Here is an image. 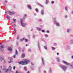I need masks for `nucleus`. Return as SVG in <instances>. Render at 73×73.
Returning <instances> with one entry per match:
<instances>
[{
	"instance_id": "obj_21",
	"label": "nucleus",
	"mask_w": 73,
	"mask_h": 73,
	"mask_svg": "<svg viewBox=\"0 0 73 73\" xmlns=\"http://www.w3.org/2000/svg\"><path fill=\"white\" fill-rule=\"evenodd\" d=\"M23 40H24V38H23L22 39H21V42L23 41Z\"/></svg>"
},
{
	"instance_id": "obj_56",
	"label": "nucleus",
	"mask_w": 73,
	"mask_h": 73,
	"mask_svg": "<svg viewBox=\"0 0 73 73\" xmlns=\"http://www.w3.org/2000/svg\"><path fill=\"white\" fill-rule=\"evenodd\" d=\"M0 73H1V71H0Z\"/></svg>"
},
{
	"instance_id": "obj_11",
	"label": "nucleus",
	"mask_w": 73,
	"mask_h": 73,
	"mask_svg": "<svg viewBox=\"0 0 73 73\" xmlns=\"http://www.w3.org/2000/svg\"><path fill=\"white\" fill-rule=\"evenodd\" d=\"M1 68L3 70H5V68H4L3 66H1Z\"/></svg>"
},
{
	"instance_id": "obj_54",
	"label": "nucleus",
	"mask_w": 73,
	"mask_h": 73,
	"mask_svg": "<svg viewBox=\"0 0 73 73\" xmlns=\"http://www.w3.org/2000/svg\"><path fill=\"white\" fill-rule=\"evenodd\" d=\"M27 73H29V71L27 72Z\"/></svg>"
},
{
	"instance_id": "obj_58",
	"label": "nucleus",
	"mask_w": 73,
	"mask_h": 73,
	"mask_svg": "<svg viewBox=\"0 0 73 73\" xmlns=\"http://www.w3.org/2000/svg\"><path fill=\"white\" fill-rule=\"evenodd\" d=\"M38 9L36 8V9Z\"/></svg>"
},
{
	"instance_id": "obj_28",
	"label": "nucleus",
	"mask_w": 73,
	"mask_h": 73,
	"mask_svg": "<svg viewBox=\"0 0 73 73\" xmlns=\"http://www.w3.org/2000/svg\"><path fill=\"white\" fill-rule=\"evenodd\" d=\"M52 50H55V49L56 48H54V47H52Z\"/></svg>"
},
{
	"instance_id": "obj_31",
	"label": "nucleus",
	"mask_w": 73,
	"mask_h": 73,
	"mask_svg": "<svg viewBox=\"0 0 73 73\" xmlns=\"http://www.w3.org/2000/svg\"><path fill=\"white\" fill-rule=\"evenodd\" d=\"M28 51L29 52H31V50L30 49H29L28 50Z\"/></svg>"
},
{
	"instance_id": "obj_39",
	"label": "nucleus",
	"mask_w": 73,
	"mask_h": 73,
	"mask_svg": "<svg viewBox=\"0 0 73 73\" xmlns=\"http://www.w3.org/2000/svg\"><path fill=\"white\" fill-rule=\"evenodd\" d=\"M8 62L9 63H11V61H9Z\"/></svg>"
},
{
	"instance_id": "obj_8",
	"label": "nucleus",
	"mask_w": 73,
	"mask_h": 73,
	"mask_svg": "<svg viewBox=\"0 0 73 73\" xmlns=\"http://www.w3.org/2000/svg\"><path fill=\"white\" fill-rule=\"evenodd\" d=\"M38 6H39V7H44V5H41V4H40V3H38Z\"/></svg>"
},
{
	"instance_id": "obj_53",
	"label": "nucleus",
	"mask_w": 73,
	"mask_h": 73,
	"mask_svg": "<svg viewBox=\"0 0 73 73\" xmlns=\"http://www.w3.org/2000/svg\"><path fill=\"white\" fill-rule=\"evenodd\" d=\"M72 58H73V56H72Z\"/></svg>"
},
{
	"instance_id": "obj_63",
	"label": "nucleus",
	"mask_w": 73,
	"mask_h": 73,
	"mask_svg": "<svg viewBox=\"0 0 73 73\" xmlns=\"http://www.w3.org/2000/svg\"><path fill=\"white\" fill-rule=\"evenodd\" d=\"M43 62L44 63V61H43Z\"/></svg>"
},
{
	"instance_id": "obj_45",
	"label": "nucleus",
	"mask_w": 73,
	"mask_h": 73,
	"mask_svg": "<svg viewBox=\"0 0 73 73\" xmlns=\"http://www.w3.org/2000/svg\"><path fill=\"white\" fill-rule=\"evenodd\" d=\"M8 69H7L6 70V71H5V72H8Z\"/></svg>"
},
{
	"instance_id": "obj_1",
	"label": "nucleus",
	"mask_w": 73,
	"mask_h": 73,
	"mask_svg": "<svg viewBox=\"0 0 73 73\" xmlns=\"http://www.w3.org/2000/svg\"><path fill=\"white\" fill-rule=\"evenodd\" d=\"M29 63V61L27 59H25L24 61H21L18 62V64L21 65H26Z\"/></svg>"
},
{
	"instance_id": "obj_38",
	"label": "nucleus",
	"mask_w": 73,
	"mask_h": 73,
	"mask_svg": "<svg viewBox=\"0 0 73 73\" xmlns=\"http://www.w3.org/2000/svg\"><path fill=\"white\" fill-rule=\"evenodd\" d=\"M50 73H51V72H52V69L51 68H50Z\"/></svg>"
},
{
	"instance_id": "obj_36",
	"label": "nucleus",
	"mask_w": 73,
	"mask_h": 73,
	"mask_svg": "<svg viewBox=\"0 0 73 73\" xmlns=\"http://www.w3.org/2000/svg\"><path fill=\"white\" fill-rule=\"evenodd\" d=\"M13 69L14 70H15V66H14L13 67Z\"/></svg>"
},
{
	"instance_id": "obj_15",
	"label": "nucleus",
	"mask_w": 73,
	"mask_h": 73,
	"mask_svg": "<svg viewBox=\"0 0 73 73\" xmlns=\"http://www.w3.org/2000/svg\"><path fill=\"white\" fill-rule=\"evenodd\" d=\"M12 69V67L11 66H9V70H11V69Z\"/></svg>"
},
{
	"instance_id": "obj_25",
	"label": "nucleus",
	"mask_w": 73,
	"mask_h": 73,
	"mask_svg": "<svg viewBox=\"0 0 73 73\" xmlns=\"http://www.w3.org/2000/svg\"><path fill=\"white\" fill-rule=\"evenodd\" d=\"M24 21V20H23V19H21V23H22V21Z\"/></svg>"
},
{
	"instance_id": "obj_37",
	"label": "nucleus",
	"mask_w": 73,
	"mask_h": 73,
	"mask_svg": "<svg viewBox=\"0 0 73 73\" xmlns=\"http://www.w3.org/2000/svg\"><path fill=\"white\" fill-rule=\"evenodd\" d=\"M17 40L19 39V36H18L17 38Z\"/></svg>"
},
{
	"instance_id": "obj_6",
	"label": "nucleus",
	"mask_w": 73,
	"mask_h": 73,
	"mask_svg": "<svg viewBox=\"0 0 73 73\" xmlns=\"http://www.w3.org/2000/svg\"><path fill=\"white\" fill-rule=\"evenodd\" d=\"M27 7L30 9H32V7H31V5L29 4H27Z\"/></svg>"
},
{
	"instance_id": "obj_35",
	"label": "nucleus",
	"mask_w": 73,
	"mask_h": 73,
	"mask_svg": "<svg viewBox=\"0 0 73 73\" xmlns=\"http://www.w3.org/2000/svg\"><path fill=\"white\" fill-rule=\"evenodd\" d=\"M67 32L68 33L69 32V29H67Z\"/></svg>"
},
{
	"instance_id": "obj_32",
	"label": "nucleus",
	"mask_w": 73,
	"mask_h": 73,
	"mask_svg": "<svg viewBox=\"0 0 73 73\" xmlns=\"http://www.w3.org/2000/svg\"><path fill=\"white\" fill-rule=\"evenodd\" d=\"M48 35H47L46 34L45 35V37H48Z\"/></svg>"
},
{
	"instance_id": "obj_22",
	"label": "nucleus",
	"mask_w": 73,
	"mask_h": 73,
	"mask_svg": "<svg viewBox=\"0 0 73 73\" xmlns=\"http://www.w3.org/2000/svg\"><path fill=\"white\" fill-rule=\"evenodd\" d=\"M57 61H58V62H60V59L58 58H57Z\"/></svg>"
},
{
	"instance_id": "obj_47",
	"label": "nucleus",
	"mask_w": 73,
	"mask_h": 73,
	"mask_svg": "<svg viewBox=\"0 0 73 73\" xmlns=\"http://www.w3.org/2000/svg\"><path fill=\"white\" fill-rule=\"evenodd\" d=\"M67 15H66L65 16V18H67Z\"/></svg>"
},
{
	"instance_id": "obj_50",
	"label": "nucleus",
	"mask_w": 73,
	"mask_h": 73,
	"mask_svg": "<svg viewBox=\"0 0 73 73\" xmlns=\"http://www.w3.org/2000/svg\"><path fill=\"white\" fill-rule=\"evenodd\" d=\"M44 73H46V71H44Z\"/></svg>"
},
{
	"instance_id": "obj_14",
	"label": "nucleus",
	"mask_w": 73,
	"mask_h": 73,
	"mask_svg": "<svg viewBox=\"0 0 73 73\" xmlns=\"http://www.w3.org/2000/svg\"><path fill=\"white\" fill-rule=\"evenodd\" d=\"M6 17L7 19H9V20L10 19V17L8 15H7L6 16Z\"/></svg>"
},
{
	"instance_id": "obj_40",
	"label": "nucleus",
	"mask_w": 73,
	"mask_h": 73,
	"mask_svg": "<svg viewBox=\"0 0 73 73\" xmlns=\"http://www.w3.org/2000/svg\"><path fill=\"white\" fill-rule=\"evenodd\" d=\"M42 32H45V31L44 30H42Z\"/></svg>"
},
{
	"instance_id": "obj_13",
	"label": "nucleus",
	"mask_w": 73,
	"mask_h": 73,
	"mask_svg": "<svg viewBox=\"0 0 73 73\" xmlns=\"http://www.w3.org/2000/svg\"><path fill=\"white\" fill-rule=\"evenodd\" d=\"M24 40H25L26 42H28V39H26L25 38H24Z\"/></svg>"
},
{
	"instance_id": "obj_59",
	"label": "nucleus",
	"mask_w": 73,
	"mask_h": 73,
	"mask_svg": "<svg viewBox=\"0 0 73 73\" xmlns=\"http://www.w3.org/2000/svg\"><path fill=\"white\" fill-rule=\"evenodd\" d=\"M72 14H73V12H72Z\"/></svg>"
},
{
	"instance_id": "obj_62",
	"label": "nucleus",
	"mask_w": 73,
	"mask_h": 73,
	"mask_svg": "<svg viewBox=\"0 0 73 73\" xmlns=\"http://www.w3.org/2000/svg\"><path fill=\"white\" fill-rule=\"evenodd\" d=\"M71 65V66H72V65Z\"/></svg>"
},
{
	"instance_id": "obj_29",
	"label": "nucleus",
	"mask_w": 73,
	"mask_h": 73,
	"mask_svg": "<svg viewBox=\"0 0 73 73\" xmlns=\"http://www.w3.org/2000/svg\"><path fill=\"white\" fill-rule=\"evenodd\" d=\"M17 54V50H16L15 51V54Z\"/></svg>"
},
{
	"instance_id": "obj_61",
	"label": "nucleus",
	"mask_w": 73,
	"mask_h": 73,
	"mask_svg": "<svg viewBox=\"0 0 73 73\" xmlns=\"http://www.w3.org/2000/svg\"><path fill=\"white\" fill-rule=\"evenodd\" d=\"M72 0H69L70 1H71Z\"/></svg>"
},
{
	"instance_id": "obj_10",
	"label": "nucleus",
	"mask_w": 73,
	"mask_h": 73,
	"mask_svg": "<svg viewBox=\"0 0 73 73\" xmlns=\"http://www.w3.org/2000/svg\"><path fill=\"white\" fill-rule=\"evenodd\" d=\"M8 49L9 51H10V52H11V51H12V48H11L8 47Z\"/></svg>"
},
{
	"instance_id": "obj_51",
	"label": "nucleus",
	"mask_w": 73,
	"mask_h": 73,
	"mask_svg": "<svg viewBox=\"0 0 73 73\" xmlns=\"http://www.w3.org/2000/svg\"><path fill=\"white\" fill-rule=\"evenodd\" d=\"M31 64L32 65H34V64H33V63H32V62L31 63Z\"/></svg>"
},
{
	"instance_id": "obj_57",
	"label": "nucleus",
	"mask_w": 73,
	"mask_h": 73,
	"mask_svg": "<svg viewBox=\"0 0 73 73\" xmlns=\"http://www.w3.org/2000/svg\"><path fill=\"white\" fill-rule=\"evenodd\" d=\"M23 52H24V50H23Z\"/></svg>"
},
{
	"instance_id": "obj_3",
	"label": "nucleus",
	"mask_w": 73,
	"mask_h": 73,
	"mask_svg": "<svg viewBox=\"0 0 73 73\" xmlns=\"http://www.w3.org/2000/svg\"><path fill=\"white\" fill-rule=\"evenodd\" d=\"M4 45H2L1 46L0 50L1 52H3L4 51Z\"/></svg>"
},
{
	"instance_id": "obj_9",
	"label": "nucleus",
	"mask_w": 73,
	"mask_h": 73,
	"mask_svg": "<svg viewBox=\"0 0 73 73\" xmlns=\"http://www.w3.org/2000/svg\"><path fill=\"white\" fill-rule=\"evenodd\" d=\"M62 62L64 63V64H66V65H68V62L65 61H63Z\"/></svg>"
},
{
	"instance_id": "obj_2",
	"label": "nucleus",
	"mask_w": 73,
	"mask_h": 73,
	"mask_svg": "<svg viewBox=\"0 0 73 73\" xmlns=\"http://www.w3.org/2000/svg\"><path fill=\"white\" fill-rule=\"evenodd\" d=\"M60 67H61L63 70H66V69H67V67L64 66L63 65H61L60 66Z\"/></svg>"
},
{
	"instance_id": "obj_64",
	"label": "nucleus",
	"mask_w": 73,
	"mask_h": 73,
	"mask_svg": "<svg viewBox=\"0 0 73 73\" xmlns=\"http://www.w3.org/2000/svg\"><path fill=\"white\" fill-rule=\"evenodd\" d=\"M66 11H67V9H66Z\"/></svg>"
},
{
	"instance_id": "obj_30",
	"label": "nucleus",
	"mask_w": 73,
	"mask_h": 73,
	"mask_svg": "<svg viewBox=\"0 0 73 73\" xmlns=\"http://www.w3.org/2000/svg\"><path fill=\"white\" fill-rule=\"evenodd\" d=\"M13 20L14 22L16 21V19H13Z\"/></svg>"
},
{
	"instance_id": "obj_7",
	"label": "nucleus",
	"mask_w": 73,
	"mask_h": 73,
	"mask_svg": "<svg viewBox=\"0 0 73 73\" xmlns=\"http://www.w3.org/2000/svg\"><path fill=\"white\" fill-rule=\"evenodd\" d=\"M21 25L22 27H25V24H24V23L23 22H21Z\"/></svg>"
},
{
	"instance_id": "obj_55",
	"label": "nucleus",
	"mask_w": 73,
	"mask_h": 73,
	"mask_svg": "<svg viewBox=\"0 0 73 73\" xmlns=\"http://www.w3.org/2000/svg\"><path fill=\"white\" fill-rule=\"evenodd\" d=\"M14 25H15V27H16V26L15 24Z\"/></svg>"
},
{
	"instance_id": "obj_19",
	"label": "nucleus",
	"mask_w": 73,
	"mask_h": 73,
	"mask_svg": "<svg viewBox=\"0 0 73 73\" xmlns=\"http://www.w3.org/2000/svg\"><path fill=\"white\" fill-rule=\"evenodd\" d=\"M56 25L57 26H59V23H56Z\"/></svg>"
},
{
	"instance_id": "obj_46",
	"label": "nucleus",
	"mask_w": 73,
	"mask_h": 73,
	"mask_svg": "<svg viewBox=\"0 0 73 73\" xmlns=\"http://www.w3.org/2000/svg\"><path fill=\"white\" fill-rule=\"evenodd\" d=\"M5 3H7V1L6 0L5 1Z\"/></svg>"
},
{
	"instance_id": "obj_17",
	"label": "nucleus",
	"mask_w": 73,
	"mask_h": 73,
	"mask_svg": "<svg viewBox=\"0 0 73 73\" xmlns=\"http://www.w3.org/2000/svg\"><path fill=\"white\" fill-rule=\"evenodd\" d=\"M27 14H25L24 15L23 18L24 19H25V18H26V17H27Z\"/></svg>"
},
{
	"instance_id": "obj_43",
	"label": "nucleus",
	"mask_w": 73,
	"mask_h": 73,
	"mask_svg": "<svg viewBox=\"0 0 73 73\" xmlns=\"http://www.w3.org/2000/svg\"><path fill=\"white\" fill-rule=\"evenodd\" d=\"M39 21H41V19H39Z\"/></svg>"
},
{
	"instance_id": "obj_60",
	"label": "nucleus",
	"mask_w": 73,
	"mask_h": 73,
	"mask_svg": "<svg viewBox=\"0 0 73 73\" xmlns=\"http://www.w3.org/2000/svg\"><path fill=\"white\" fill-rule=\"evenodd\" d=\"M26 46H27V44H26Z\"/></svg>"
},
{
	"instance_id": "obj_5",
	"label": "nucleus",
	"mask_w": 73,
	"mask_h": 73,
	"mask_svg": "<svg viewBox=\"0 0 73 73\" xmlns=\"http://www.w3.org/2000/svg\"><path fill=\"white\" fill-rule=\"evenodd\" d=\"M1 60L2 61H3L2 62L3 63H5V60H4V58L3 57H1Z\"/></svg>"
},
{
	"instance_id": "obj_12",
	"label": "nucleus",
	"mask_w": 73,
	"mask_h": 73,
	"mask_svg": "<svg viewBox=\"0 0 73 73\" xmlns=\"http://www.w3.org/2000/svg\"><path fill=\"white\" fill-rule=\"evenodd\" d=\"M25 57V54L23 53L21 56L22 58H24Z\"/></svg>"
},
{
	"instance_id": "obj_34",
	"label": "nucleus",
	"mask_w": 73,
	"mask_h": 73,
	"mask_svg": "<svg viewBox=\"0 0 73 73\" xmlns=\"http://www.w3.org/2000/svg\"><path fill=\"white\" fill-rule=\"evenodd\" d=\"M44 48L45 49H47V47L46 46H44Z\"/></svg>"
},
{
	"instance_id": "obj_24",
	"label": "nucleus",
	"mask_w": 73,
	"mask_h": 73,
	"mask_svg": "<svg viewBox=\"0 0 73 73\" xmlns=\"http://www.w3.org/2000/svg\"><path fill=\"white\" fill-rule=\"evenodd\" d=\"M24 69H25V70L26 71H27V68H26V67H24Z\"/></svg>"
},
{
	"instance_id": "obj_44",
	"label": "nucleus",
	"mask_w": 73,
	"mask_h": 73,
	"mask_svg": "<svg viewBox=\"0 0 73 73\" xmlns=\"http://www.w3.org/2000/svg\"><path fill=\"white\" fill-rule=\"evenodd\" d=\"M15 57H16V55H13V57L15 58Z\"/></svg>"
},
{
	"instance_id": "obj_52",
	"label": "nucleus",
	"mask_w": 73,
	"mask_h": 73,
	"mask_svg": "<svg viewBox=\"0 0 73 73\" xmlns=\"http://www.w3.org/2000/svg\"><path fill=\"white\" fill-rule=\"evenodd\" d=\"M33 37L35 38V35H33Z\"/></svg>"
},
{
	"instance_id": "obj_18",
	"label": "nucleus",
	"mask_w": 73,
	"mask_h": 73,
	"mask_svg": "<svg viewBox=\"0 0 73 73\" xmlns=\"http://www.w3.org/2000/svg\"><path fill=\"white\" fill-rule=\"evenodd\" d=\"M37 29L38 31H41V29L39 28H37Z\"/></svg>"
},
{
	"instance_id": "obj_26",
	"label": "nucleus",
	"mask_w": 73,
	"mask_h": 73,
	"mask_svg": "<svg viewBox=\"0 0 73 73\" xmlns=\"http://www.w3.org/2000/svg\"><path fill=\"white\" fill-rule=\"evenodd\" d=\"M51 3L52 4H54V1H51Z\"/></svg>"
},
{
	"instance_id": "obj_23",
	"label": "nucleus",
	"mask_w": 73,
	"mask_h": 73,
	"mask_svg": "<svg viewBox=\"0 0 73 73\" xmlns=\"http://www.w3.org/2000/svg\"><path fill=\"white\" fill-rule=\"evenodd\" d=\"M41 13L42 15H43L44 14V11L43 10H42L41 12Z\"/></svg>"
},
{
	"instance_id": "obj_49",
	"label": "nucleus",
	"mask_w": 73,
	"mask_h": 73,
	"mask_svg": "<svg viewBox=\"0 0 73 73\" xmlns=\"http://www.w3.org/2000/svg\"><path fill=\"white\" fill-rule=\"evenodd\" d=\"M57 55H59V53L58 52V53H57Z\"/></svg>"
},
{
	"instance_id": "obj_16",
	"label": "nucleus",
	"mask_w": 73,
	"mask_h": 73,
	"mask_svg": "<svg viewBox=\"0 0 73 73\" xmlns=\"http://www.w3.org/2000/svg\"><path fill=\"white\" fill-rule=\"evenodd\" d=\"M49 3V1L48 0H46L45 2L46 4H47Z\"/></svg>"
},
{
	"instance_id": "obj_41",
	"label": "nucleus",
	"mask_w": 73,
	"mask_h": 73,
	"mask_svg": "<svg viewBox=\"0 0 73 73\" xmlns=\"http://www.w3.org/2000/svg\"><path fill=\"white\" fill-rule=\"evenodd\" d=\"M36 12H38V9L36 10Z\"/></svg>"
},
{
	"instance_id": "obj_48",
	"label": "nucleus",
	"mask_w": 73,
	"mask_h": 73,
	"mask_svg": "<svg viewBox=\"0 0 73 73\" xmlns=\"http://www.w3.org/2000/svg\"><path fill=\"white\" fill-rule=\"evenodd\" d=\"M47 33H49V31H47Z\"/></svg>"
},
{
	"instance_id": "obj_42",
	"label": "nucleus",
	"mask_w": 73,
	"mask_h": 73,
	"mask_svg": "<svg viewBox=\"0 0 73 73\" xmlns=\"http://www.w3.org/2000/svg\"><path fill=\"white\" fill-rule=\"evenodd\" d=\"M7 13H8V12H7V10L6 11V12H5V13L6 14H7Z\"/></svg>"
},
{
	"instance_id": "obj_33",
	"label": "nucleus",
	"mask_w": 73,
	"mask_h": 73,
	"mask_svg": "<svg viewBox=\"0 0 73 73\" xmlns=\"http://www.w3.org/2000/svg\"><path fill=\"white\" fill-rule=\"evenodd\" d=\"M8 58V59H9L10 60H12V59L11 58H10V57H9Z\"/></svg>"
},
{
	"instance_id": "obj_27",
	"label": "nucleus",
	"mask_w": 73,
	"mask_h": 73,
	"mask_svg": "<svg viewBox=\"0 0 73 73\" xmlns=\"http://www.w3.org/2000/svg\"><path fill=\"white\" fill-rule=\"evenodd\" d=\"M68 6H66L65 7V9H68Z\"/></svg>"
},
{
	"instance_id": "obj_20",
	"label": "nucleus",
	"mask_w": 73,
	"mask_h": 73,
	"mask_svg": "<svg viewBox=\"0 0 73 73\" xmlns=\"http://www.w3.org/2000/svg\"><path fill=\"white\" fill-rule=\"evenodd\" d=\"M14 31L15 32V33H14V34L15 35H16V30L15 28L14 29Z\"/></svg>"
},
{
	"instance_id": "obj_4",
	"label": "nucleus",
	"mask_w": 73,
	"mask_h": 73,
	"mask_svg": "<svg viewBox=\"0 0 73 73\" xmlns=\"http://www.w3.org/2000/svg\"><path fill=\"white\" fill-rule=\"evenodd\" d=\"M8 12H9V15H14L15 13V12H11L10 11H8Z\"/></svg>"
}]
</instances>
